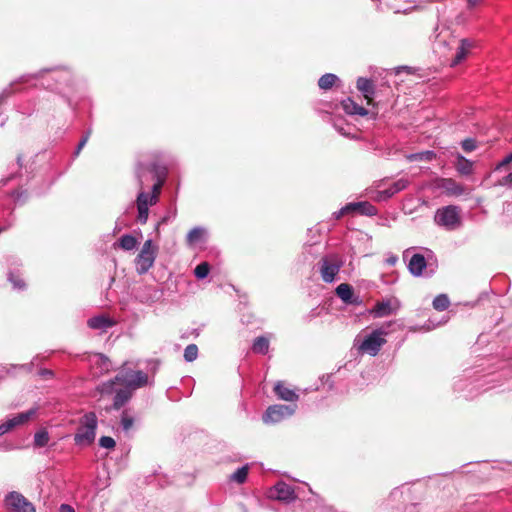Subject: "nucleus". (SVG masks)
<instances>
[{
  "label": "nucleus",
  "mask_w": 512,
  "mask_h": 512,
  "mask_svg": "<svg viewBox=\"0 0 512 512\" xmlns=\"http://www.w3.org/2000/svg\"><path fill=\"white\" fill-rule=\"evenodd\" d=\"M475 46V43L467 38H463L459 41L455 57L451 61V66L454 67L460 64L466 56L469 54L471 49Z\"/></svg>",
  "instance_id": "14"
},
{
  "label": "nucleus",
  "mask_w": 512,
  "mask_h": 512,
  "mask_svg": "<svg viewBox=\"0 0 512 512\" xmlns=\"http://www.w3.org/2000/svg\"><path fill=\"white\" fill-rule=\"evenodd\" d=\"M49 434L45 430L38 431L34 436V444L37 447H44L48 444Z\"/></svg>",
  "instance_id": "32"
},
{
  "label": "nucleus",
  "mask_w": 512,
  "mask_h": 512,
  "mask_svg": "<svg viewBox=\"0 0 512 512\" xmlns=\"http://www.w3.org/2000/svg\"><path fill=\"white\" fill-rule=\"evenodd\" d=\"M435 157H436V154H435L434 151L426 150V151H422V152L408 154L406 156V159L409 162H414V161H432Z\"/></svg>",
  "instance_id": "25"
},
{
  "label": "nucleus",
  "mask_w": 512,
  "mask_h": 512,
  "mask_svg": "<svg viewBox=\"0 0 512 512\" xmlns=\"http://www.w3.org/2000/svg\"><path fill=\"white\" fill-rule=\"evenodd\" d=\"M338 80V77L332 73L322 75L318 81V85L322 90L330 89Z\"/></svg>",
  "instance_id": "28"
},
{
  "label": "nucleus",
  "mask_w": 512,
  "mask_h": 512,
  "mask_svg": "<svg viewBox=\"0 0 512 512\" xmlns=\"http://www.w3.org/2000/svg\"><path fill=\"white\" fill-rule=\"evenodd\" d=\"M321 278L325 283H332L335 281L341 267L342 261L334 255L323 257L319 262Z\"/></svg>",
  "instance_id": "8"
},
{
  "label": "nucleus",
  "mask_w": 512,
  "mask_h": 512,
  "mask_svg": "<svg viewBox=\"0 0 512 512\" xmlns=\"http://www.w3.org/2000/svg\"><path fill=\"white\" fill-rule=\"evenodd\" d=\"M121 425L123 429L128 430V414L125 411L122 414Z\"/></svg>",
  "instance_id": "43"
},
{
  "label": "nucleus",
  "mask_w": 512,
  "mask_h": 512,
  "mask_svg": "<svg viewBox=\"0 0 512 512\" xmlns=\"http://www.w3.org/2000/svg\"><path fill=\"white\" fill-rule=\"evenodd\" d=\"M158 367V362L151 360L147 362L145 370H130V393L133 390L151 386L154 383V377Z\"/></svg>",
  "instance_id": "3"
},
{
  "label": "nucleus",
  "mask_w": 512,
  "mask_h": 512,
  "mask_svg": "<svg viewBox=\"0 0 512 512\" xmlns=\"http://www.w3.org/2000/svg\"><path fill=\"white\" fill-rule=\"evenodd\" d=\"M269 349V340L264 336L257 337L252 345V350L257 354L265 355Z\"/></svg>",
  "instance_id": "26"
},
{
  "label": "nucleus",
  "mask_w": 512,
  "mask_h": 512,
  "mask_svg": "<svg viewBox=\"0 0 512 512\" xmlns=\"http://www.w3.org/2000/svg\"><path fill=\"white\" fill-rule=\"evenodd\" d=\"M336 294L346 304L357 303V299L354 298L353 288L347 283L338 285Z\"/></svg>",
  "instance_id": "21"
},
{
  "label": "nucleus",
  "mask_w": 512,
  "mask_h": 512,
  "mask_svg": "<svg viewBox=\"0 0 512 512\" xmlns=\"http://www.w3.org/2000/svg\"><path fill=\"white\" fill-rule=\"evenodd\" d=\"M166 173L165 167H155L150 169L152 179L151 189L146 190L145 188L140 187V191L136 199V205L138 211L137 220L141 224H145L148 220L149 207L155 205L159 200L161 188L166 179Z\"/></svg>",
  "instance_id": "1"
},
{
  "label": "nucleus",
  "mask_w": 512,
  "mask_h": 512,
  "mask_svg": "<svg viewBox=\"0 0 512 512\" xmlns=\"http://www.w3.org/2000/svg\"><path fill=\"white\" fill-rule=\"evenodd\" d=\"M119 246L124 250H128V234H124L121 236L119 243H115L114 246Z\"/></svg>",
  "instance_id": "40"
},
{
  "label": "nucleus",
  "mask_w": 512,
  "mask_h": 512,
  "mask_svg": "<svg viewBox=\"0 0 512 512\" xmlns=\"http://www.w3.org/2000/svg\"><path fill=\"white\" fill-rule=\"evenodd\" d=\"M5 501L14 512H36L34 505L18 492L9 493Z\"/></svg>",
  "instance_id": "10"
},
{
  "label": "nucleus",
  "mask_w": 512,
  "mask_h": 512,
  "mask_svg": "<svg viewBox=\"0 0 512 512\" xmlns=\"http://www.w3.org/2000/svg\"><path fill=\"white\" fill-rule=\"evenodd\" d=\"M274 391L277 396L284 401L294 402L298 400V395L295 391L286 387L282 382L275 384Z\"/></svg>",
  "instance_id": "22"
},
{
  "label": "nucleus",
  "mask_w": 512,
  "mask_h": 512,
  "mask_svg": "<svg viewBox=\"0 0 512 512\" xmlns=\"http://www.w3.org/2000/svg\"><path fill=\"white\" fill-rule=\"evenodd\" d=\"M351 212H358L361 215L374 216L377 214V208L368 201L348 203Z\"/></svg>",
  "instance_id": "19"
},
{
  "label": "nucleus",
  "mask_w": 512,
  "mask_h": 512,
  "mask_svg": "<svg viewBox=\"0 0 512 512\" xmlns=\"http://www.w3.org/2000/svg\"><path fill=\"white\" fill-rule=\"evenodd\" d=\"M343 110L349 115L366 116L368 114L367 109L358 105L351 98H347L342 101Z\"/></svg>",
  "instance_id": "23"
},
{
  "label": "nucleus",
  "mask_w": 512,
  "mask_h": 512,
  "mask_svg": "<svg viewBox=\"0 0 512 512\" xmlns=\"http://www.w3.org/2000/svg\"><path fill=\"white\" fill-rule=\"evenodd\" d=\"M129 241H130V250H132L137 246L138 241L135 237H133L131 235H130Z\"/></svg>",
  "instance_id": "47"
},
{
  "label": "nucleus",
  "mask_w": 512,
  "mask_h": 512,
  "mask_svg": "<svg viewBox=\"0 0 512 512\" xmlns=\"http://www.w3.org/2000/svg\"><path fill=\"white\" fill-rule=\"evenodd\" d=\"M99 445L106 449H113L116 445L115 440L109 436H102L99 439Z\"/></svg>",
  "instance_id": "35"
},
{
  "label": "nucleus",
  "mask_w": 512,
  "mask_h": 512,
  "mask_svg": "<svg viewBox=\"0 0 512 512\" xmlns=\"http://www.w3.org/2000/svg\"><path fill=\"white\" fill-rule=\"evenodd\" d=\"M28 82V78L25 77V76H22L19 80H18V83H26Z\"/></svg>",
  "instance_id": "50"
},
{
  "label": "nucleus",
  "mask_w": 512,
  "mask_h": 512,
  "mask_svg": "<svg viewBox=\"0 0 512 512\" xmlns=\"http://www.w3.org/2000/svg\"><path fill=\"white\" fill-rule=\"evenodd\" d=\"M158 247L151 239L144 242L138 256L135 259V267L139 274H145L154 264Z\"/></svg>",
  "instance_id": "5"
},
{
  "label": "nucleus",
  "mask_w": 512,
  "mask_h": 512,
  "mask_svg": "<svg viewBox=\"0 0 512 512\" xmlns=\"http://www.w3.org/2000/svg\"><path fill=\"white\" fill-rule=\"evenodd\" d=\"M60 512H75V510L70 505L62 504L60 506Z\"/></svg>",
  "instance_id": "46"
},
{
  "label": "nucleus",
  "mask_w": 512,
  "mask_h": 512,
  "mask_svg": "<svg viewBox=\"0 0 512 512\" xmlns=\"http://www.w3.org/2000/svg\"><path fill=\"white\" fill-rule=\"evenodd\" d=\"M426 266L427 263L425 257L419 253L414 254L408 262L409 272L416 277L422 275Z\"/></svg>",
  "instance_id": "16"
},
{
  "label": "nucleus",
  "mask_w": 512,
  "mask_h": 512,
  "mask_svg": "<svg viewBox=\"0 0 512 512\" xmlns=\"http://www.w3.org/2000/svg\"><path fill=\"white\" fill-rule=\"evenodd\" d=\"M97 416L94 412L84 414L79 420V426L74 435V442L76 445L89 446L96 437L97 429Z\"/></svg>",
  "instance_id": "2"
},
{
  "label": "nucleus",
  "mask_w": 512,
  "mask_h": 512,
  "mask_svg": "<svg viewBox=\"0 0 512 512\" xmlns=\"http://www.w3.org/2000/svg\"><path fill=\"white\" fill-rule=\"evenodd\" d=\"M483 0H467V6L469 9H473L480 5Z\"/></svg>",
  "instance_id": "44"
},
{
  "label": "nucleus",
  "mask_w": 512,
  "mask_h": 512,
  "mask_svg": "<svg viewBox=\"0 0 512 512\" xmlns=\"http://www.w3.org/2000/svg\"><path fill=\"white\" fill-rule=\"evenodd\" d=\"M434 221L438 226L454 230L460 225V211L457 206L449 205L437 209Z\"/></svg>",
  "instance_id": "7"
},
{
  "label": "nucleus",
  "mask_w": 512,
  "mask_h": 512,
  "mask_svg": "<svg viewBox=\"0 0 512 512\" xmlns=\"http://www.w3.org/2000/svg\"><path fill=\"white\" fill-rule=\"evenodd\" d=\"M394 306L390 300L378 302L373 310L372 313L375 317L381 318L385 316H389L396 312V310L399 308V303L397 301L394 302Z\"/></svg>",
  "instance_id": "15"
},
{
  "label": "nucleus",
  "mask_w": 512,
  "mask_h": 512,
  "mask_svg": "<svg viewBox=\"0 0 512 512\" xmlns=\"http://www.w3.org/2000/svg\"><path fill=\"white\" fill-rule=\"evenodd\" d=\"M92 131L91 130H88L86 132V134L82 137V139L80 140V142L78 143V146H77V149L75 151V154L76 155H79L80 151L84 148V146L86 145V143L88 142L89 140V137L91 135Z\"/></svg>",
  "instance_id": "39"
},
{
  "label": "nucleus",
  "mask_w": 512,
  "mask_h": 512,
  "mask_svg": "<svg viewBox=\"0 0 512 512\" xmlns=\"http://www.w3.org/2000/svg\"><path fill=\"white\" fill-rule=\"evenodd\" d=\"M496 185L502 187H512V172L499 179Z\"/></svg>",
  "instance_id": "38"
},
{
  "label": "nucleus",
  "mask_w": 512,
  "mask_h": 512,
  "mask_svg": "<svg viewBox=\"0 0 512 512\" xmlns=\"http://www.w3.org/2000/svg\"><path fill=\"white\" fill-rule=\"evenodd\" d=\"M100 392L102 394L116 393L113 403L114 409H119L128 400V385H123L122 378L119 376H116L114 380L103 383Z\"/></svg>",
  "instance_id": "6"
},
{
  "label": "nucleus",
  "mask_w": 512,
  "mask_h": 512,
  "mask_svg": "<svg viewBox=\"0 0 512 512\" xmlns=\"http://www.w3.org/2000/svg\"><path fill=\"white\" fill-rule=\"evenodd\" d=\"M87 324L91 329L106 331L115 324V321L109 316L101 314L90 318Z\"/></svg>",
  "instance_id": "17"
},
{
  "label": "nucleus",
  "mask_w": 512,
  "mask_h": 512,
  "mask_svg": "<svg viewBox=\"0 0 512 512\" xmlns=\"http://www.w3.org/2000/svg\"><path fill=\"white\" fill-rule=\"evenodd\" d=\"M209 270V264L207 262H203L196 266L194 273L198 279H204L209 274Z\"/></svg>",
  "instance_id": "34"
},
{
  "label": "nucleus",
  "mask_w": 512,
  "mask_h": 512,
  "mask_svg": "<svg viewBox=\"0 0 512 512\" xmlns=\"http://www.w3.org/2000/svg\"><path fill=\"white\" fill-rule=\"evenodd\" d=\"M198 356V347L195 344H189L184 350V359L187 362L196 360Z\"/></svg>",
  "instance_id": "33"
},
{
  "label": "nucleus",
  "mask_w": 512,
  "mask_h": 512,
  "mask_svg": "<svg viewBox=\"0 0 512 512\" xmlns=\"http://www.w3.org/2000/svg\"><path fill=\"white\" fill-rule=\"evenodd\" d=\"M155 167H164V166L161 164L155 163V162L148 163V164L140 163L137 166L136 174H137V178H138L140 187L145 188V189H151L152 179H151L150 169L155 168Z\"/></svg>",
  "instance_id": "11"
},
{
  "label": "nucleus",
  "mask_w": 512,
  "mask_h": 512,
  "mask_svg": "<svg viewBox=\"0 0 512 512\" xmlns=\"http://www.w3.org/2000/svg\"><path fill=\"white\" fill-rule=\"evenodd\" d=\"M357 89L362 93L364 98L367 100V103L369 104L373 96L375 94V89L372 81L370 79L359 77L357 79Z\"/></svg>",
  "instance_id": "20"
},
{
  "label": "nucleus",
  "mask_w": 512,
  "mask_h": 512,
  "mask_svg": "<svg viewBox=\"0 0 512 512\" xmlns=\"http://www.w3.org/2000/svg\"><path fill=\"white\" fill-rule=\"evenodd\" d=\"M296 404L293 405H272L269 406L263 415V421L266 424L278 423L294 414Z\"/></svg>",
  "instance_id": "9"
},
{
  "label": "nucleus",
  "mask_w": 512,
  "mask_h": 512,
  "mask_svg": "<svg viewBox=\"0 0 512 512\" xmlns=\"http://www.w3.org/2000/svg\"><path fill=\"white\" fill-rule=\"evenodd\" d=\"M409 185V181L405 178H401L393 183V185L386 189L383 193L386 194L387 197H391L394 194L404 190Z\"/></svg>",
  "instance_id": "27"
},
{
  "label": "nucleus",
  "mask_w": 512,
  "mask_h": 512,
  "mask_svg": "<svg viewBox=\"0 0 512 512\" xmlns=\"http://www.w3.org/2000/svg\"><path fill=\"white\" fill-rule=\"evenodd\" d=\"M204 229L200 227H195L187 234L186 240L189 245H194L199 242L204 236Z\"/></svg>",
  "instance_id": "29"
},
{
  "label": "nucleus",
  "mask_w": 512,
  "mask_h": 512,
  "mask_svg": "<svg viewBox=\"0 0 512 512\" xmlns=\"http://www.w3.org/2000/svg\"><path fill=\"white\" fill-rule=\"evenodd\" d=\"M455 167L460 174L470 175L473 171V162L461 154H457Z\"/></svg>",
  "instance_id": "24"
},
{
  "label": "nucleus",
  "mask_w": 512,
  "mask_h": 512,
  "mask_svg": "<svg viewBox=\"0 0 512 512\" xmlns=\"http://www.w3.org/2000/svg\"><path fill=\"white\" fill-rule=\"evenodd\" d=\"M437 186L447 192L449 195L459 196L464 193V188L451 178H441Z\"/></svg>",
  "instance_id": "18"
},
{
  "label": "nucleus",
  "mask_w": 512,
  "mask_h": 512,
  "mask_svg": "<svg viewBox=\"0 0 512 512\" xmlns=\"http://www.w3.org/2000/svg\"><path fill=\"white\" fill-rule=\"evenodd\" d=\"M272 496L277 500L290 503L294 501L297 496L292 486L285 482H278L271 490Z\"/></svg>",
  "instance_id": "12"
},
{
  "label": "nucleus",
  "mask_w": 512,
  "mask_h": 512,
  "mask_svg": "<svg viewBox=\"0 0 512 512\" xmlns=\"http://www.w3.org/2000/svg\"><path fill=\"white\" fill-rule=\"evenodd\" d=\"M398 261V256L392 253H389L385 259L386 264L390 266H394Z\"/></svg>",
  "instance_id": "42"
},
{
  "label": "nucleus",
  "mask_w": 512,
  "mask_h": 512,
  "mask_svg": "<svg viewBox=\"0 0 512 512\" xmlns=\"http://www.w3.org/2000/svg\"><path fill=\"white\" fill-rule=\"evenodd\" d=\"M416 9V6L414 7H411V8H408V9H405V10H395V13H404V14H407L409 12H411L412 10H415Z\"/></svg>",
  "instance_id": "48"
},
{
  "label": "nucleus",
  "mask_w": 512,
  "mask_h": 512,
  "mask_svg": "<svg viewBox=\"0 0 512 512\" xmlns=\"http://www.w3.org/2000/svg\"><path fill=\"white\" fill-rule=\"evenodd\" d=\"M433 308L437 311H444L448 308L450 301L446 294H439L433 300Z\"/></svg>",
  "instance_id": "30"
},
{
  "label": "nucleus",
  "mask_w": 512,
  "mask_h": 512,
  "mask_svg": "<svg viewBox=\"0 0 512 512\" xmlns=\"http://www.w3.org/2000/svg\"><path fill=\"white\" fill-rule=\"evenodd\" d=\"M34 412L32 410L20 413L0 425V435H3L18 425L26 423Z\"/></svg>",
  "instance_id": "13"
},
{
  "label": "nucleus",
  "mask_w": 512,
  "mask_h": 512,
  "mask_svg": "<svg viewBox=\"0 0 512 512\" xmlns=\"http://www.w3.org/2000/svg\"><path fill=\"white\" fill-rule=\"evenodd\" d=\"M41 374H42L43 376H51V375H52V372H51V371H49V370H42V371H41Z\"/></svg>",
  "instance_id": "49"
},
{
  "label": "nucleus",
  "mask_w": 512,
  "mask_h": 512,
  "mask_svg": "<svg viewBox=\"0 0 512 512\" xmlns=\"http://www.w3.org/2000/svg\"><path fill=\"white\" fill-rule=\"evenodd\" d=\"M13 285L19 289H22L24 288L26 285H25V282L21 279H11Z\"/></svg>",
  "instance_id": "45"
},
{
  "label": "nucleus",
  "mask_w": 512,
  "mask_h": 512,
  "mask_svg": "<svg viewBox=\"0 0 512 512\" xmlns=\"http://www.w3.org/2000/svg\"><path fill=\"white\" fill-rule=\"evenodd\" d=\"M386 335L387 333L383 329H375L370 334L366 335L361 342L356 339L355 345H357L360 353L376 356L386 343Z\"/></svg>",
  "instance_id": "4"
},
{
  "label": "nucleus",
  "mask_w": 512,
  "mask_h": 512,
  "mask_svg": "<svg viewBox=\"0 0 512 512\" xmlns=\"http://www.w3.org/2000/svg\"><path fill=\"white\" fill-rule=\"evenodd\" d=\"M512 164V152L506 155L494 168V171H501L506 166Z\"/></svg>",
  "instance_id": "36"
},
{
  "label": "nucleus",
  "mask_w": 512,
  "mask_h": 512,
  "mask_svg": "<svg viewBox=\"0 0 512 512\" xmlns=\"http://www.w3.org/2000/svg\"><path fill=\"white\" fill-rule=\"evenodd\" d=\"M248 475V466L244 465L238 468L231 476L230 479L234 482L242 484L246 481Z\"/></svg>",
  "instance_id": "31"
},
{
  "label": "nucleus",
  "mask_w": 512,
  "mask_h": 512,
  "mask_svg": "<svg viewBox=\"0 0 512 512\" xmlns=\"http://www.w3.org/2000/svg\"><path fill=\"white\" fill-rule=\"evenodd\" d=\"M461 146H462L463 150L466 152H471V151L475 150L477 147L475 140L472 138H467V139L463 140L461 143Z\"/></svg>",
  "instance_id": "37"
},
{
  "label": "nucleus",
  "mask_w": 512,
  "mask_h": 512,
  "mask_svg": "<svg viewBox=\"0 0 512 512\" xmlns=\"http://www.w3.org/2000/svg\"><path fill=\"white\" fill-rule=\"evenodd\" d=\"M348 213H351V209L348 208V204H346L345 206H343L339 211L337 212H334V217L336 219H339L341 218L342 216H344L345 214H348Z\"/></svg>",
  "instance_id": "41"
}]
</instances>
